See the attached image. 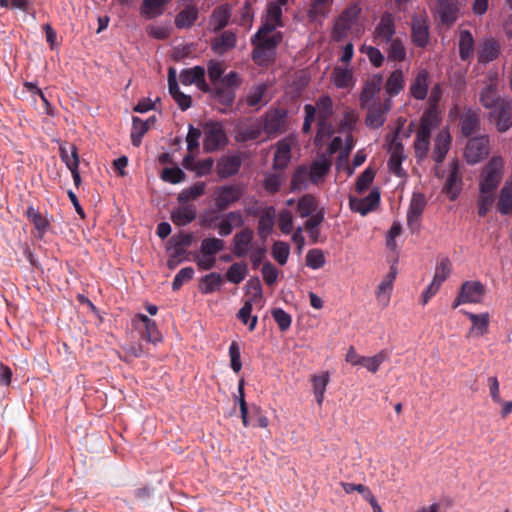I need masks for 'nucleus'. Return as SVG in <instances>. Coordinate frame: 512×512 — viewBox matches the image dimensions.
Returning a JSON list of instances; mask_svg holds the SVG:
<instances>
[{"label":"nucleus","mask_w":512,"mask_h":512,"mask_svg":"<svg viewBox=\"0 0 512 512\" xmlns=\"http://www.w3.org/2000/svg\"><path fill=\"white\" fill-rule=\"evenodd\" d=\"M69 150L67 148V143L60 144L59 146V156L62 162L66 165V167L70 170L74 185L79 187L81 184V176L79 171L80 158L78 153V148L74 144H69Z\"/></svg>","instance_id":"nucleus-13"},{"label":"nucleus","mask_w":512,"mask_h":512,"mask_svg":"<svg viewBox=\"0 0 512 512\" xmlns=\"http://www.w3.org/2000/svg\"><path fill=\"white\" fill-rule=\"evenodd\" d=\"M489 151V137L481 134L469 138L464 150V157L469 164H476L486 158Z\"/></svg>","instance_id":"nucleus-9"},{"label":"nucleus","mask_w":512,"mask_h":512,"mask_svg":"<svg viewBox=\"0 0 512 512\" xmlns=\"http://www.w3.org/2000/svg\"><path fill=\"white\" fill-rule=\"evenodd\" d=\"M288 110L285 108H274L265 113L263 116V132L267 135H277L284 132Z\"/></svg>","instance_id":"nucleus-12"},{"label":"nucleus","mask_w":512,"mask_h":512,"mask_svg":"<svg viewBox=\"0 0 512 512\" xmlns=\"http://www.w3.org/2000/svg\"><path fill=\"white\" fill-rule=\"evenodd\" d=\"M448 276V258L442 259L440 264L436 267L435 274L432 282L422 292L420 303L426 305L429 300L434 297L439 291L442 283Z\"/></svg>","instance_id":"nucleus-18"},{"label":"nucleus","mask_w":512,"mask_h":512,"mask_svg":"<svg viewBox=\"0 0 512 512\" xmlns=\"http://www.w3.org/2000/svg\"><path fill=\"white\" fill-rule=\"evenodd\" d=\"M228 143L222 123L210 121L205 126L203 148L206 152L212 153L219 150Z\"/></svg>","instance_id":"nucleus-7"},{"label":"nucleus","mask_w":512,"mask_h":512,"mask_svg":"<svg viewBox=\"0 0 512 512\" xmlns=\"http://www.w3.org/2000/svg\"><path fill=\"white\" fill-rule=\"evenodd\" d=\"M170 0H143L140 7L141 16L152 19L162 15L163 8Z\"/></svg>","instance_id":"nucleus-45"},{"label":"nucleus","mask_w":512,"mask_h":512,"mask_svg":"<svg viewBox=\"0 0 512 512\" xmlns=\"http://www.w3.org/2000/svg\"><path fill=\"white\" fill-rule=\"evenodd\" d=\"M485 286L479 281H466L461 285L459 294L453 306L457 307L463 303H481L485 296Z\"/></svg>","instance_id":"nucleus-11"},{"label":"nucleus","mask_w":512,"mask_h":512,"mask_svg":"<svg viewBox=\"0 0 512 512\" xmlns=\"http://www.w3.org/2000/svg\"><path fill=\"white\" fill-rule=\"evenodd\" d=\"M395 19L391 12L385 11L373 31V39L377 44H388L395 34Z\"/></svg>","instance_id":"nucleus-15"},{"label":"nucleus","mask_w":512,"mask_h":512,"mask_svg":"<svg viewBox=\"0 0 512 512\" xmlns=\"http://www.w3.org/2000/svg\"><path fill=\"white\" fill-rule=\"evenodd\" d=\"M389 353L387 350L383 349L379 351L377 354L371 357H365L363 360L362 366L365 367L369 372L376 373L381 364L388 360Z\"/></svg>","instance_id":"nucleus-61"},{"label":"nucleus","mask_w":512,"mask_h":512,"mask_svg":"<svg viewBox=\"0 0 512 512\" xmlns=\"http://www.w3.org/2000/svg\"><path fill=\"white\" fill-rule=\"evenodd\" d=\"M254 240V232L251 228H243L239 232H236L232 239V252L237 258H243L252 249V243Z\"/></svg>","instance_id":"nucleus-21"},{"label":"nucleus","mask_w":512,"mask_h":512,"mask_svg":"<svg viewBox=\"0 0 512 512\" xmlns=\"http://www.w3.org/2000/svg\"><path fill=\"white\" fill-rule=\"evenodd\" d=\"M283 181L282 176L279 174L266 173L264 175L262 186L267 193L274 195L280 191Z\"/></svg>","instance_id":"nucleus-62"},{"label":"nucleus","mask_w":512,"mask_h":512,"mask_svg":"<svg viewBox=\"0 0 512 512\" xmlns=\"http://www.w3.org/2000/svg\"><path fill=\"white\" fill-rule=\"evenodd\" d=\"M450 201L454 200L461 189V175L458 161L450 162Z\"/></svg>","instance_id":"nucleus-60"},{"label":"nucleus","mask_w":512,"mask_h":512,"mask_svg":"<svg viewBox=\"0 0 512 512\" xmlns=\"http://www.w3.org/2000/svg\"><path fill=\"white\" fill-rule=\"evenodd\" d=\"M383 81L384 77L380 72L372 74L366 79L359 95L360 106H367L369 102H374L376 99H380L379 93L383 86Z\"/></svg>","instance_id":"nucleus-14"},{"label":"nucleus","mask_w":512,"mask_h":512,"mask_svg":"<svg viewBox=\"0 0 512 512\" xmlns=\"http://www.w3.org/2000/svg\"><path fill=\"white\" fill-rule=\"evenodd\" d=\"M380 191L378 187H374L364 198H349V206L353 212H357L362 216L376 210L380 204Z\"/></svg>","instance_id":"nucleus-16"},{"label":"nucleus","mask_w":512,"mask_h":512,"mask_svg":"<svg viewBox=\"0 0 512 512\" xmlns=\"http://www.w3.org/2000/svg\"><path fill=\"white\" fill-rule=\"evenodd\" d=\"M495 201V192L488 190H479L477 200L478 215L485 217L492 208Z\"/></svg>","instance_id":"nucleus-56"},{"label":"nucleus","mask_w":512,"mask_h":512,"mask_svg":"<svg viewBox=\"0 0 512 512\" xmlns=\"http://www.w3.org/2000/svg\"><path fill=\"white\" fill-rule=\"evenodd\" d=\"M246 294L249 298L246 301H251L252 304H257L262 301L263 289L260 279L255 276L250 278L246 283Z\"/></svg>","instance_id":"nucleus-55"},{"label":"nucleus","mask_w":512,"mask_h":512,"mask_svg":"<svg viewBox=\"0 0 512 512\" xmlns=\"http://www.w3.org/2000/svg\"><path fill=\"white\" fill-rule=\"evenodd\" d=\"M148 130V121H143L137 116L133 117L130 138L134 147H139L141 145L142 139Z\"/></svg>","instance_id":"nucleus-50"},{"label":"nucleus","mask_w":512,"mask_h":512,"mask_svg":"<svg viewBox=\"0 0 512 512\" xmlns=\"http://www.w3.org/2000/svg\"><path fill=\"white\" fill-rule=\"evenodd\" d=\"M331 82L337 89H348L355 84L352 69L348 67L335 66L331 73Z\"/></svg>","instance_id":"nucleus-32"},{"label":"nucleus","mask_w":512,"mask_h":512,"mask_svg":"<svg viewBox=\"0 0 512 512\" xmlns=\"http://www.w3.org/2000/svg\"><path fill=\"white\" fill-rule=\"evenodd\" d=\"M223 279L221 274L217 272H211L203 276L199 281V291L202 294H212L215 291L220 290Z\"/></svg>","instance_id":"nucleus-44"},{"label":"nucleus","mask_w":512,"mask_h":512,"mask_svg":"<svg viewBox=\"0 0 512 512\" xmlns=\"http://www.w3.org/2000/svg\"><path fill=\"white\" fill-rule=\"evenodd\" d=\"M242 84V78L236 71H230L221 79V84L210 86L207 93L225 108H231L236 98V91Z\"/></svg>","instance_id":"nucleus-2"},{"label":"nucleus","mask_w":512,"mask_h":512,"mask_svg":"<svg viewBox=\"0 0 512 512\" xmlns=\"http://www.w3.org/2000/svg\"><path fill=\"white\" fill-rule=\"evenodd\" d=\"M429 86V73L426 69L420 70L412 81L409 92L412 98L424 100L427 97Z\"/></svg>","instance_id":"nucleus-29"},{"label":"nucleus","mask_w":512,"mask_h":512,"mask_svg":"<svg viewBox=\"0 0 512 512\" xmlns=\"http://www.w3.org/2000/svg\"><path fill=\"white\" fill-rule=\"evenodd\" d=\"M198 16L196 5L188 4L175 16L174 24L178 29H189L195 24Z\"/></svg>","instance_id":"nucleus-35"},{"label":"nucleus","mask_w":512,"mask_h":512,"mask_svg":"<svg viewBox=\"0 0 512 512\" xmlns=\"http://www.w3.org/2000/svg\"><path fill=\"white\" fill-rule=\"evenodd\" d=\"M331 161L325 155L313 161L308 169L309 179L311 183L317 185L323 180L331 169Z\"/></svg>","instance_id":"nucleus-33"},{"label":"nucleus","mask_w":512,"mask_h":512,"mask_svg":"<svg viewBox=\"0 0 512 512\" xmlns=\"http://www.w3.org/2000/svg\"><path fill=\"white\" fill-rule=\"evenodd\" d=\"M500 53V46L494 39H487L481 45L478 52V61L480 63H489L495 60Z\"/></svg>","instance_id":"nucleus-43"},{"label":"nucleus","mask_w":512,"mask_h":512,"mask_svg":"<svg viewBox=\"0 0 512 512\" xmlns=\"http://www.w3.org/2000/svg\"><path fill=\"white\" fill-rule=\"evenodd\" d=\"M383 86L385 94L388 95L387 98L392 100L393 97L399 95L405 87L403 71L401 69H395L392 71L386 79V82L383 83Z\"/></svg>","instance_id":"nucleus-34"},{"label":"nucleus","mask_w":512,"mask_h":512,"mask_svg":"<svg viewBox=\"0 0 512 512\" xmlns=\"http://www.w3.org/2000/svg\"><path fill=\"white\" fill-rule=\"evenodd\" d=\"M506 99L501 98L498 93L496 82L490 81L480 94V102L485 108H493V110L504 102Z\"/></svg>","instance_id":"nucleus-38"},{"label":"nucleus","mask_w":512,"mask_h":512,"mask_svg":"<svg viewBox=\"0 0 512 512\" xmlns=\"http://www.w3.org/2000/svg\"><path fill=\"white\" fill-rule=\"evenodd\" d=\"M238 220L242 225L243 220L239 211H231L226 213L218 224V233L222 237L230 235L233 231V223Z\"/></svg>","instance_id":"nucleus-49"},{"label":"nucleus","mask_w":512,"mask_h":512,"mask_svg":"<svg viewBox=\"0 0 512 512\" xmlns=\"http://www.w3.org/2000/svg\"><path fill=\"white\" fill-rule=\"evenodd\" d=\"M442 117L439 109L427 108L420 118V127L418 132L430 135L433 130L437 129L441 123Z\"/></svg>","instance_id":"nucleus-28"},{"label":"nucleus","mask_w":512,"mask_h":512,"mask_svg":"<svg viewBox=\"0 0 512 512\" xmlns=\"http://www.w3.org/2000/svg\"><path fill=\"white\" fill-rule=\"evenodd\" d=\"M405 159L404 147L401 143L395 144L388 160L389 170L398 177L405 175L402 168V162Z\"/></svg>","instance_id":"nucleus-41"},{"label":"nucleus","mask_w":512,"mask_h":512,"mask_svg":"<svg viewBox=\"0 0 512 512\" xmlns=\"http://www.w3.org/2000/svg\"><path fill=\"white\" fill-rule=\"evenodd\" d=\"M352 26H353L352 23H350L349 21L338 16L335 19L332 30H331L332 40L334 42H340V41L344 40L345 38H347L348 32Z\"/></svg>","instance_id":"nucleus-54"},{"label":"nucleus","mask_w":512,"mask_h":512,"mask_svg":"<svg viewBox=\"0 0 512 512\" xmlns=\"http://www.w3.org/2000/svg\"><path fill=\"white\" fill-rule=\"evenodd\" d=\"M448 154V126L442 128L435 139L432 159L435 162L434 175L444 180L442 192L448 194V177L446 171L442 168V163Z\"/></svg>","instance_id":"nucleus-3"},{"label":"nucleus","mask_w":512,"mask_h":512,"mask_svg":"<svg viewBox=\"0 0 512 512\" xmlns=\"http://www.w3.org/2000/svg\"><path fill=\"white\" fill-rule=\"evenodd\" d=\"M458 46L461 60L468 61L474 53V38L469 30L459 32Z\"/></svg>","instance_id":"nucleus-42"},{"label":"nucleus","mask_w":512,"mask_h":512,"mask_svg":"<svg viewBox=\"0 0 512 512\" xmlns=\"http://www.w3.org/2000/svg\"><path fill=\"white\" fill-rule=\"evenodd\" d=\"M253 305L251 301H244L243 306L237 313V318L243 324L248 326L249 331H254L257 323L258 317L256 315H252Z\"/></svg>","instance_id":"nucleus-51"},{"label":"nucleus","mask_w":512,"mask_h":512,"mask_svg":"<svg viewBox=\"0 0 512 512\" xmlns=\"http://www.w3.org/2000/svg\"><path fill=\"white\" fill-rule=\"evenodd\" d=\"M275 209L270 206L264 210L258 219L257 233L260 239L265 242L272 233L274 227Z\"/></svg>","instance_id":"nucleus-36"},{"label":"nucleus","mask_w":512,"mask_h":512,"mask_svg":"<svg viewBox=\"0 0 512 512\" xmlns=\"http://www.w3.org/2000/svg\"><path fill=\"white\" fill-rule=\"evenodd\" d=\"M282 16V7L274 1L268 2L265 15L263 16V22L255 33V40L259 39L262 34L274 33L278 27H283L284 22Z\"/></svg>","instance_id":"nucleus-8"},{"label":"nucleus","mask_w":512,"mask_h":512,"mask_svg":"<svg viewBox=\"0 0 512 512\" xmlns=\"http://www.w3.org/2000/svg\"><path fill=\"white\" fill-rule=\"evenodd\" d=\"M248 274L247 264L244 262L233 263L227 270L226 279L234 284L242 282Z\"/></svg>","instance_id":"nucleus-53"},{"label":"nucleus","mask_w":512,"mask_h":512,"mask_svg":"<svg viewBox=\"0 0 512 512\" xmlns=\"http://www.w3.org/2000/svg\"><path fill=\"white\" fill-rule=\"evenodd\" d=\"M237 45V35L232 30L221 31L219 35L211 39V50L218 54L223 55L228 51L234 49Z\"/></svg>","instance_id":"nucleus-23"},{"label":"nucleus","mask_w":512,"mask_h":512,"mask_svg":"<svg viewBox=\"0 0 512 512\" xmlns=\"http://www.w3.org/2000/svg\"><path fill=\"white\" fill-rule=\"evenodd\" d=\"M317 118H320L321 124L328 121L333 115V100L330 95H321L315 103Z\"/></svg>","instance_id":"nucleus-46"},{"label":"nucleus","mask_w":512,"mask_h":512,"mask_svg":"<svg viewBox=\"0 0 512 512\" xmlns=\"http://www.w3.org/2000/svg\"><path fill=\"white\" fill-rule=\"evenodd\" d=\"M392 100L385 98L384 100L376 99L374 102H369L367 106H360L367 111L365 117V124L371 129H378L384 125L387 119V114L392 108Z\"/></svg>","instance_id":"nucleus-6"},{"label":"nucleus","mask_w":512,"mask_h":512,"mask_svg":"<svg viewBox=\"0 0 512 512\" xmlns=\"http://www.w3.org/2000/svg\"><path fill=\"white\" fill-rule=\"evenodd\" d=\"M430 138V135H423L417 131L414 140V151L415 157L418 161H423L427 157L430 146Z\"/></svg>","instance_id":"nucleus-58"},{"label":"nucleus","mask_w":512,"mask_h":512,"mask_svg":"<svg viewBox=\"0 0 512 512\" xmlns=\"http://www.w3.org/2000/svg\"><path fill=\"white\" fill-rule=\"evenodd\" d=\"M206 183L199 181L194 183L188 188L183 189L177 196V201L180 204H186L191 200H195L205 194Z\"/></svg>","instance_id":"nucleus-47"},{"label":"nucleus","mask_w":512,"mask_h":512,"mask_svg":"<svg viewBox=\"0 0 512 512\" xmlns=\"http://www.w3.org/2000/svg\"><path fill=\"white\" fill-rule=\"evenodd\" d=\"M503 166L504 163L501 157H492L482 170L479 180V190L495 192L502 181Z\"/></svg>","instance_id":"nucleus-5"},{"label":"nucleus","mask_w":512,"mask_h":512,"mask_svg":"<svg viewBox=\"0 0 512 512\" xmlns=\"http://www.w3.org/2000/svg\"><path fill=\"white\" fill-rule=\"evenodd\" d=\"M426 205V196L421 192H413L406 215L407 225L411 232H419L421 228V217Z\"/></svg>","instance_id":"nucleus-10"},{"label":"nucleus","mask_w":512,"mask_h":512,"mask_svg":"<svg viewBox=\"0 0 512 512\" xmlns=\"http://www.w3.org/2000/svg\"><path fill=\"white\" fill-rule=\"evenodd\" d=\"M283 41V33L276 31L272 35L262 34L255 40V34L251 37L253 46L251 59L260 67H267L276 60L277 47Z\"/></svg>","instance_id":"nucleus-1"},{"label":"nucleus","mask_w":512,"mask_h":512,"mask_svg":"<svg viewBox=\"0 0 512 512\" xmlns=\"http://www.w3.org/2000/svg\"><path fill=\"white\" fill-rule=\"evenodd\" d=\"M317 211V200L312 194H305L298 199L297 212L301 218H306Z\"/></svg>","instance_id":"nucleus-52"},{"label":"nucleus","mask_w":512,"mask_h":512,"mask_svg":"<svg viewBox=\"0 0 512 512\" xmlns=\"http://www.w3.org/2000/svg\"><path fill=\"white\" fill-rule=\"evenodd\" d=\"M309 173L306 165H299L292 173L290 180L291 192L301 191L307 187L309 181Z\"/></svg>","instance_id":"nucleus-48"},{"label":"nucleus","mask_w":512,"mask_h":512,"mask_svg":"<svg viewBox=\"0 0 512 512\" xmlns=\"http://www.w3.org/2000/svg\"><path fill=\"white\" fill-rule=\"evenodd\" d=\"M193 239L194 236L191 232H179L170 238L168 251L173 253V257H183L187 248L191 246Z\"/></svg>","instance_id":"nucleus-26"},{"label":"nucleus","mask_w":512,"mask_h":512,"mask_svg":"<svg viewBox=\"0 0 512 512\" xmlns=\"http://www.w3.org/2000/svg\"><path fill=\"white\" fill-rule=\"evenodd\" d=\"M197 209L193 204L181 205L171 212L172 222L178 226L183 227L196 219Z\"/></svg>","instance_id":"nucleus-31"},{"label":"nucleus","mask_w":512,"mask_h":512,"mask_svg":"<svg viewBox=\"0 0 512 512\" xmlns=\"http://www.w3.org/2000/svg\"><path fill=\"white\" fill-rule=\"evenodd\" d=\"M25 216L33 224L37 232L36 237L42 239L50 227V221L33 205L28 206Z\"/></svg>","instance_id":"nucleus-30"},{"label":"nucleus","mask_w":512,"mask_h":512,"mask_svg":"<svg viewBox=\"0 0 512 512\" xmlns=\"http://www.w3.org/2000/svg\"><path fill=\"white\" fill-rule=\"evenodd\" d=\"M224 249V241L215 238H205L201 242L200 251L204 257L215 256L218 252Z\"/></svg>","instance_id":"nucleus-59"},{"label":"nucleus","mask_w":512,"mask_h":512,"mask_svg":"<svg viewBox=\"0 0 512 512\" xmlns=\"http://www.w3.org/2000/svg\"><path fill=\"white\" fill-rule=\"evenodd\" d=\"M333 0H311L307 11L310 21H321L328 17Z\"/></svg>","instance_id":"nucleus-39"},{"label":"nucleus","mask_w":512,"mask_h":512,"mask_svg":"<svg viewBox=\"0 0 512 512\" xmlns=\"http://www.w3.org/2000/svg\"><path fill=\"white\" fill-rule=\"evenodd\" d=\"M206 70L201 65L185 68L180 71V82L184 86L195 85L201 92L210 91V85L205 79Z\"/></svg>","instance_id":"nucleus-17"},{"label":"nucleus","mask_w":512,"mask_h":512,"mask_svg":"<svg viewBox=\"0 0 512 512\" xmlns=\"http://www.w3.org/2000/svg\"><path fill=\"white\" fill-rule=\"evenodd\" d=\"M461 134L470 137L480 130V115L477 110L468 109L460 116Z\"/></svg>","instance_id":"nucleus-27"},{"label":"nucleus","mask_w":512,"mask_h":512,"mask_svg":"<svg viewBox=\"0 0 512 512\" xmlns=\"http://www.w3.org/2000/svg\"><path fill=\"white\" fill-rule=\"evenodd\" d=\"M491 118L495 121L497 130L506 132L512 126V101L506 99L491 112Z\"/></svg>","instance_id":"nucleus-22"},{"label":"nucleus","mask_w":512,"mask_h":512,"mask_svg":"<svg viewBox=\"0 0 512 512\" xmlns=\"http://www.w3.org/2000/svg\"><path fill=\"white\" fill-rule=\"evenodd\" d=\"M468 319L471 321V328L469 334L475 337H480L488 332L490 316L489 313L474 314L465 312Z\"/></svg>","instance_id":"nucleus-37"},{"label":"nucleus","mask_w":512,"mask_h":512,"mask_svg":"<svg viewBox=\"0 0 512 512\" xmlns=\"http://www.w3.org/2000/svg\"><path fill=\"white\" fill-rule=\"evenodd\" d=\"M138 323H142L144 325V331L141 334L142 339L154 345L162 342V334L154 320L145 314L137 313L132 319V324L135 328H138Z\"/></svg>","instance_id":"nucleus-20"},{"label":"nucleus","mask_w":512,"mask_h":512,"mask_svg":"<svg viewBox=\"0 0 512 512\" xmlns=\"http://www.w3.org/2000/svg\"><path fill=\"white\" fill-rule=\"evenodd\" d=\"M245 188L242 184H226L218 186L213 193L215 209L218 212L225 211L231 205L238 202L244 195Z\"/></svg>","instance_id":"nucleus-4"},{"label":"nucleus","mask_w":512,"mask_h":512,"mask_svg":"<svg viewBox=\"0 0 512 512\" xmlns=\"http://www.w3.org/2000/svg\"><path fill=\"white\" fill-rule=\"evenodd\" d=\"M310 381L312 383L316 402L319 406H321L324 401L326 388L330 382V375L327 371H324L321 374H313L310 377Z\"/></svg>","instance_id":"nucleus-40"},{"label":"nucleus","mask_w":512,"mask_h":512,"mask_svg":"<svg viewBox=\"0 0 512 512\" xmlns=\"http://www.w3.org/2000/svg\"><path fill=\"white\" fill-rule=\"evenodd\" d=\"M497 209L503 215H507L512 211V185L505 184L501 189Z\"/></svg>","instance_id":"nucleus-57"},{"label":"nucleus","mask_w":512,"mask_h":512,"mask_svg":"<svg viewBox=\"0 0 512 512\" xmlns=\"http://www.w3.org/2000/svg\"><path fill=\"white\" fill-rule=\"evenodd\" d=\"M387 54L392 61L402 62L406 58V49L400 38L392 39Z\"/></svg>","instance_id":"nucleus-64"},{"label":"nucleus","mask_w":512,"mask_h":512,"mask_svg":"<svg viewBox=\"0 0 512 512\" xmlns=\"http://www.w3.org/2000/svg\"><path fill=\"white\" fill-rule=\"evenodd\" d=\"M232 16V6L229 3H223L216 6L208 21V29L212 33H219L224 31L225 27L229 24Z\"/></svg>","instance_id":"nucleus-19"},{"label":"nucleus","mask_w":512,"mask_h":512,"mask_svg":"<svg viewBox=\"0 0 512 512\" xmlns=\"http://www.w3.org/2000/svg\"><path fill=\"white\" fill-rule=\"evenodd\" d=\"M411 38L413 43L420 48L426 47L429 41V27L422 16H414L411 25Z\"/></svg>","instance_id":"nucleus-25"},{"label":"nucleus","mask_w":512,"mask_h":512,"mask_svg":"<svg viewBox=\"0 0 512 512\" xmlns=\"http://www.w3.org/2000/svg\"><path fill=\"white\" fill-rule=\"evenodd\" d=\"M262 132L263 130L260 125H250L239 129L235 139L240 143L256 140L261 136Z\"/></svg>","instance_id":"nucleus-63"},{"label":"nucleus","mask_w":512,"mask_h":512,"mask_svg":"<svg viewBox=\"0 0 512 512\" xmlns=\"http://www.w3.org/2000/svg\"><path fill=\"white\" fill-rule=\"evenodd\" d=\"M242 164L240 155L224 156L216 165V173L220 179H227L238 174Z\"/></svg>","instance_id":"nucleus-24"}]
</instances>
